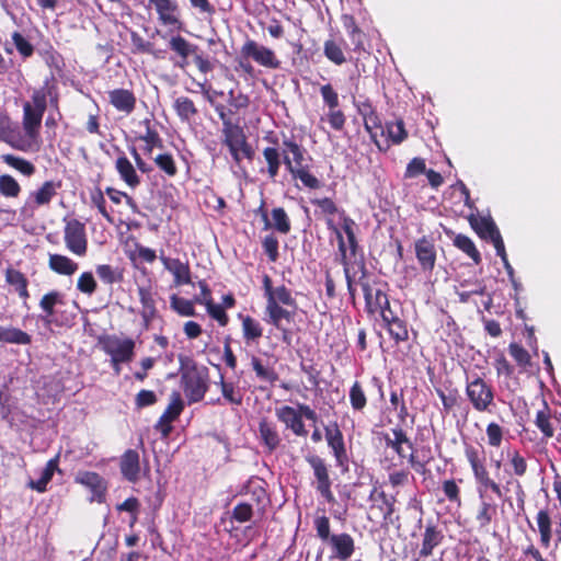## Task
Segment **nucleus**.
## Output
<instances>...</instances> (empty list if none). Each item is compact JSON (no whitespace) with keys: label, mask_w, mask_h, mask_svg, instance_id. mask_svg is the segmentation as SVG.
I'll return each instance as SVG.
<instances>
[{"label":"nucleus","mask_w":561,"mask_h":561,"mask_svg":"<svg viewBox=\"0 0 561 561\" xmlns=\"http://www.w3.org/2000/svg\"><path fill=\"white\" fill-rule=\"evenodd\" d=\"M463 453L471 468L477 484V491L479 497L481 499L476 515V520L478 522L480 528H486L497 514V505L493 502L483 500V496L488 492L493 493L497 497H503L504 490L508 491L510 485H513L515 488L518 504L522 506L524 505L525 491L518 480L508 479L505 485L502 486L491 477L482 450L472 444H465Z\"/></svg>","instance_id":"obj_1"},{"label":"nucleus","mask_w":561,"mask_h":561,"mask_svg":"<svg viewBox=\"0 0 561 561\" xmlns=\"http://www.w3.org/2000/svg\"><path fill=\"white\" fill-rule=\"evenodd\" d=\"M264 139L273 145L265 147L262 151L266 163V173L271 181L276 180L280 165L284 163L293 179L300 180L304 186L310 190L321 187V181L311 174L309 167L305 164L307 150L295 137L283 135L280 147L279 139L276 136H265Z\"/></svg>","instance_id":"obj_2"},{"label":"nucleus","mask_w":561,"mask_h":561,"mask_svg":"<svg viewBox=\"0 0 561 561\" xmlns=\"http://www.w3.org/2000/svg\"><path fill=\"white\" fill-rule=\"evenodd\" d=\"M47 100L50 106L58 110L59 92L56 80L54 77L46 79L39 89H35L31 96V102L23 104L22 126L25 133V140L33 145L37 144L39 138V130L44 113L47 108Z\"/></svg>","instance_id":"obj_3"},{"label":"nucleus","mask_w":561,"mask_h":561,"mask_svg":"<svg viewBox=\"0 0 561 561\" xmlns=\"http://www.w3.org/2000/svg\"><path fill=\"white\" fill-rule=\"evenodd\" d=\"M180 386L188 404L202 401L209 388V370L190 356H179Z\"/></svg>","instance_id":"obj_4"},{"label":"nucleus","mask_w":561,"mask_h":561,"mask_svg":"<svg viewBox=\"0 0 561 561\" xmlns=\"http://www.w3.org/2000/svg\"><path fill=\"white\" fill-rule=\"evenodd\" d=\"M251 60L266 69L275 70L282 66L280 59L272 48L248 38L240 48V55L236 58L234 71L240 72L245 78H255V68Z\"/></svg>","instance_id":"obj_5"},{"label":"nucleus","mask_w":561,"mask_h":561,"mask_svg":"<svg viewBox=\"0 0 561 561\" xmlns=\"http://www.w3.org/2000/svg\"><path fill=\"white\" fill-rule=\"evenodd\" d=\"M297 307V301L291 293L277 295L276 299L265 305V321L280 332L282 341L287 345L291 343L293 332L285 323L294 322Z\"/></svg>","instance_id":"obj_6"},{"label":"nucleus","mask_w":561,"mask_h":561,"mask_svg":"<svg viewBox=\"0 0 561 561\" xmlns=\"http://www.w3.org/2000/svg\"><path fill=\"white\" fill-rule=\"evenodd\" d=\"M168 47L172 53L170 60L174 67L185 70L190 66V58L197 67L198 71L203 75L211 72L214 65L207 56H204L196 44L191 43L188 39L178 34L171 36L168 41Z\"/></svg>","instance_id":"obj_7"},{"label":"nucleus","mask_w":561,"mask_h":561,"mask_svg":"<svg viewBox=\"0 0 561 561\" xmlns=\"http://www.w3.org/2000/svg\"><path fill=\"white\" fill-rule=\"evenodd\" d=\"M101 350L111 357V366L116 374L121 365L130 363L135 356L136 343L131 337H119L116 334H104L98 341Z\"/></svg>","instance_id":"obj_8"},{"label":"nucleus","mask_w":561,"mask_h":561,"mask_svg":"<svg viewBox=\"0 0 561 561\" xmlns=\"http://www.w3.org/2000/svg\"><path fill=\"white\" fill-rule=\"evenodd\" d=\"M275 415L279 422L285 424L296 436L305 437L308 434L302 417L316 423L318 414L308 404L299 403L297 409L290 405L276 408Z\"/></svg>","instance_id":"obj_9"},{"label":"nucleus","mask_w":561,"mask_h":561,"mask_svg":"<svg viewBox=\"0 0 561 561\" xmlns=\"http://www.w3.org/2000/svg\"><path fill=\"white\" fill-rule=\"evenodd\" d=\"M365 298V310L368 314L374 316L389 301V297L381 284L377 280H370L365 264H362V275L358 278Z\"/></svg>","instance_id":"obj_10"},{"label":"nucleus","mask_w":561,"mask_h":561,"mask_svg":"<svg viewBox=\"0 0 561 561\" xmlns=\"http://www.w3.org/2000/svg\"><path fill=\"white\" fill-rule=\"evenodd\" d=\"M466 396L477 412H490L494 405V389L483 378L476 376L467 380Z\"/></svg>","instance_id":"obj_11"},{"label":"nucleus","mask_w":561,"mask_h":561,"mask_svg":"<svg viewBox=\"0 0 561 561\" xmlns=\"http://www.w3.org/2000/svg\"><path fill=\"white\" fill-rule=\"evenodd\" d=\"M305 459L313 471L317 492H319L328 503H334L335 496L332 492V480L325 460L318 455H308Z\"/></svg>","instance_id":"obj_12"},{"label":"nucleus","mask_w":561,"mask_h":561,"mask_svg":"<svg viewBox=\"0 0 561 561\" xmlns=\"http://www.w3.org/2000/svg\"><path fill=\"white\" fill-rule=\"evenodd\" d=\"M64 240L67 249L78 255L84 256L88 251V239L85 226L80 220L72 218L66 221L64 229Z\"/></svg>","instance_id":"obj_13"},{"label":"nucleus","mask_w":561,"mask_h":561,"mask_svg":"<svg viewBox=\"0 0 561 561\" xmlns=\"http://www.w3.org/2000/svg\"><path fill=\"white\" fill-rule=\"evenodd\" d=\"M149 4L154 8L158 21L163 26L171 27L172 31H183L184 22L181 19V10L174 0H148Z\"/></svg>","instance_id":"obj_14"},{"label":"nucleus","mask_w":561,"mask_h":561,"mask_svg":"<svg viewBox=\"0 0 561 561\" xmlns=\"http://www.w3.org/2000/svg\"><path fill=\"white\" fill-rule=\"evenodd\" d=\"M324 437L328 447L331 449L332 456L334 457L335 465L337 467H347L350 459L346 450L344 435L337 422H332L324 426Z\"/></svg>","instance_id":"obj_15"},{"label":"nucleus","mask_w":561,"mask_h":561,"mask_svg":"<svg viewBox=\"0 0 561 561\" xmlns=\"http://www.w3.org/2000/svg\"><path fill=\"white\" fill-rule=\"evenodd\" d=\"M184 408L185 404L181 393L179 391H172L170 394V402L157 421L154 428L163 437H168L173 430L172 423L179 419Z\"/></svg>","instance_id":"obj_16"},{"label":"nucleus","mask_w":561,"mask_h":561,"mask_svg":"<svg viewBox=\"0 0 561 561\" xmlns=\"http://www.w3.org/2000/svg\"><path fill=\"white\" fill-rule=\"evenodd\" d=\"M75 483L89 489L92 493L91 501L104 503L107 492V481L98 472L79 470L75 474Z\"/></svg>","instance_id":"obj_17"},{"label":"nucleus","mask_w":561,"mask_h":561,"mask_svg":"<svg viewBox=\"0 0 561 561\" xmlns=\"http://www.w3.org/2000/svg\"><path fill=\"white\" fill-rule=\"evenodd\" d=\"M414 252L422 272L432 274L437 260V251L434 239L427 236L419 238L414 242Z\"/></svg>","instance_id":"obj_18"},{"label":"nucleus","mask_w":561,"mask_h":561,"mask_svg":"<svg viewBox=\"0 0 561 561\" xmlns=\"http://www.w3.org/2000/svg\"><path fill=\"white\" fill-rule=\"evenodd\" d=\"M0 140L21 151L31 150L30 141L20 136L18 127L4 112H0Z\"/></svg>","instance_id":"obj_19"},{"label":"nucleus","mask_w":561,"mask_h":561,"mask_svg":"<svg viewBox=\"0 0 561 561\" xmlns=\"http://www.w3.org/2000/svg\"><path fill=\"white\" fill-rule=\"evenodd\" d=\"M163 267L173 275L175 286L187 285L192 283L191 268L188 262H182L180 259L165 256L161 251L159 255Z\"/></svg>","instance_id":"obj_20"},{"label":"nucleus","mask_w":561,"mask_h":561,"mask_svg":"<svg viewBox=\"0 0 561 561\" xmlns=\"http://www.w3.org/2000/svg\"><path fill=\"white\" fill-rule=\"evenodd\" d=\"M119 470L125 480L136 483L140 480V457L135 449H127L119 458Z\"/></svg>","instance_id":"obj_21"},{"label":"nucleus","mask_w":561,"mask_h":561,"mask_svg":"<svg viewBox=\"0 0 561 561\" xmlns=\"http://www.w3.org/2000/svg\"><path fill=\"white\" fill-rule=\"evenodd\" d=\"M108 103L121 113L131 114L137 104V98L131 90L118 88L107 92Z\"/></svg>","instance_id":"obj_22"},{"label":"nucleus","mask_w":561,"mask_h":561,"mask_svg":"<svg viewBox=\"0 0 561 561\" xmlns=\"http://www.w3.org/2000/svg\"><path fill=\"white\" fill-rule=\"evenodd\" d=\"M224 140L222 144L228 147L229 152L237 164L241 162V154H239V147L247 138L243 129L238 124H230L222 127Z\"/></svg>","instance_id":"obj_23"},{"label":"nucleus","mask_w":561,"mask_h":561,"mask_svg":"<svg viewBox=\"0 0 561 561\" xmlns=\"http://www.w3.org/2000/svg\"><path fill=\"white\" fill-rule=\"evenodd\" d=\"M138 298L142 306L140 311V316L142 319V324L145 329H149L152 321L156 319L158 314L154 293L150 286H140L138 287Z\"/></svg>","instance_id":"obj_24"},{"label":"nucleus","mask_w":561,"mask_h":561,"mask_svg":"<svg viewBox=\"0 0 561 561\" xmlns=\"http://www.w3.org/2000/svg\"><path fill=\"white\" fill-rule=\"evenodd\" d=\"M115 170L119 179L131 190L138 187L141 183V179L136 171L135 165L125 154L121 152L115 160Z\"/></svg>","instance_id":"obj_25"},{"label":"nucleus","mask_w":561,"mask_h":561,"mask_svg":"<svg viewBox=\"0 0 561 561\" xmlns=\"http://www.w3.org/2000/svg\"><path fill=\"white\" fill-rule=\"evenodd\" d=\"M259 437L261 444L270 454L275 451L282 443L277 425L267 417H263L259 422Z\"/></svg>","instance_id":"obj_26"},{"label":"nucleus","mask_w":561,"mask_h":561,"mask_svg":"<svg viewBox=\"0 0 561 561\" xmlns=\"http://www.w3.org/2000/svg\"><path fill=\"white\" fill-rule=\"evenodd\" d=\"M328 541L331 546L333 557L341 561L348 560L355 551V541L347 533L334 534Z\"/></svg>","instance_id":"obj_27"},{"label":"nucleus","mask_w":561,"mask_h":561,"mask_svg":"<svg viewBox=\"0 0 561 561\" xmlns=\"http://www.w3.org/2000/svg\"><path fill=\"white\" fill-rule=\"evenodd\" d=\"M468 221L474 232L485 241H491L495 236L501 233L491 216L470 214Z\"/></svg>","instance_id":"obj_28"},{"label":"nucleus","mask_w":561,"mask_h":561,"mask_svg":"<svg viewBox=\"0 0 561 561\" xmlns=\"http://www.w3.org/2000/svg\"><path fill=\"white\" fill-rule=\"evenodd\" d=\"M238 318L241 321L242 337L244 343L247 345L259 344L264 331L262 323L249 314L244 316L239 313Z\"/></svg>","instance_id":"obj_29"},{"label":"nucleus","mask_w":561,"mask_h":561,"mask_svg":"<svg viewBox=\"0 0 561 561\" xmlns=\"http://www.w3.org/2000/svg\"><path fill=\"white\" fill-rule=\"evenodd\" d=\"M444 540V534L437 526L433 524L426 525L423 538L422 546L419 550L420 558H427L433 554V551L436 547H438Z\"/></svg>","instance_id":"obj_30"},{"label":"nucleus","mask_w":561,"mask_h":561,"mask_svg":"<svg viewBox=\"0 0 561 561\" xmlns=\"http://www.w3.org/2000/svg\"><path fill=\"white\" fill-rule=\"evenodd\" d=\"M59 465V454H57L54 458L49 459L44 469L42 470L41 477L38 480H30L27 482V486L32 490L37 491L38 493H44L47 491V485L51 481L54 473L61 472L58 467Z\"/></svg>","instance_id":"obj_31"},{"label":"nucleus","mask_w":561,"mask_h":561,"mask_svg":"<svg viewBox=\"0 0 561 561\" xmlns=\"http://www.w3.org/2000/svg\"><path fill=\"white\" fill-rule=\"evenodd\" d=\"M328 230H330L336 238L339 262L343 266V272L346 280L347 288L355 286V280L351 275V262L348 261V254L344 238L341 236L339 230L333 226L332 222H328Z\"/></svg>","instance_id":"obj_32"},{"label":"nucleus","mask_w":561,"mask_h":561,"mask_svg":"<svg viewBox=\"0 0 561 561\" xmlns=\"http://www.w3.org/2000/svg\"><path fill=\"white\" fill-rule=\"evenodd\" d=\"M341 22L351 39L353 50L355 53L365 51L364 41L366 35L357 25L355 18L351 14H343Z\"/></svg>","instance_id":"obj_33"},{"label":"nucleus","mask_w":561,"mask_h":561,"mask_svg":"<svg viewBox=\"0 0 561 561\" xmlns=\"http://www.w3.org/2000/svg\"><path fill=\"white\" fill-rule=\"evenodd\" d=\"M4 277L7 284L12 286L23 302L26 304L30 298L27 277L21 271L13 267H8L5 270Z\"/></svg>","instance_id":"obj_34"},{"label":"nucleus","mask_w":561,"mask_h":561,"mask_svg":"<svg viewBox=\"0 0 561 561\" xmlns=\"http://www.w3.org/2000/svg\"><path fill=\"white\" fill-rule=\"evenodd\" d=\"M61 305H65V297H64V294H61L58 290H50L42 297V299L39 301V307L44 311V313L47 318V321L49 323H51V322H54L56 324L59 323L57 321V319H55V314H56L55 308L57 306H61Z\"/></svg>","instance_id":"obj_35"},{"label":"nucleus","mask_w":561,"mask_h":561,"mask_svg":"<svg viewBox=\"0 0 561 561\" xmlns=\"http://www.w3.org/2000/svg\"><path fill=\"white\" fill-rule=\"evenodd\" d=\"M48 266L49 268L59 275L71 276L73 275L79 265L77 262L71 260L70 257L62 254H49L48 257Z\"/></svg>","instance_id":"obj_36"},{"label":"nucleus","mask_w":561,"mask_h":561,"mask_svg":"<svg viewBox=\"0 0 561 561\" xmlns=\"http://www.w3.org/2000/svg\"><path fill=\"white\" fill-rule=\"evenodd\" d=\"M0 343L30 345L32 343V335L15 327L0 325Z\"/></svg>","instance_id":"obj_37"},{"label":"nucleus","mask_w":561,"mask_h":561,"mask_svg":"<svg viewBox=\"0 0 561 561\" xmlns=\"http://www.w3.org/2000/svg\"><path fill=\"white\" fill-rule=\"evenodd\" d=\"M536 522L540 535V545L543 548H549L552 539V523L549 512L546 510H540L537 513Z\"/></svg>","instance_id":"obj_38"},{"label":"nucleus","mask_w":561,"mask_h":561,"mask_svg":"<svg viewBox=\"0 0 561 561\" xmlns=\"http://www.w3.org/2000/svg\"><path fill=\"white\" fill-rule=\"evenodd\" d=\"M342 42L343 41L337 42L334 38H329L323 43V55L328 60L336 66H341L346 62Z\"/></svg>","instance_id":"obj_39"},{"label":"nucleus","mask_w":561,"mask_h":561,"mask_svg":"<svg viewBox=\"0 0 561 561\" xmlns=\"http://www.w3.org/2000/svg\"><path fill=\"white\" fill-rule=\"evenodd\" d=\"M142 124L146 127V133L145 135L139 136L138 139L145 141V152L150 154L153 148H162L163 141L149 118L144 119Z\"/></svg>","instance_id":"obj_40"},{"label":"nucleus","mask_w":561,"mask_h":561,"mask_svg":"<svg viewBox=\"0 0 561 561\" xmlns=\"http://www.w3.org/2000/svg\"><path fill=\"white\" fill-rule=\"evenodd\" d=\"M385 134H387L389 142L396 146L402 144L409 137L404 122L401 118L394 122H387Z\"/></svg>","instance_id":"obj_41"},{"label":"nucleus","mask_w":561,"mask_h":561,"mask_svg":"<svg viewBox=\"0 0 561 561\" xmlns=\"http://www.w3.org/2000/svg\"><path fill=\"white\" fill-rule=\"evenodd\" d=\"M173 108L182 122H190L198 111L194 102L187 96H179L173 103Z\"/></svg>","instance_id":"obj_42"},{"label":"nucleus","mask_w":561,"mask_h":561,"mask_svg":"<svg viewBox=\"0 0 561 561\" xmlns=\"http://www.w3.org/2000/svg\"><path fill=\"white\" fill-rule=\"evenodd\" d=\"M1 160L5 164L15 169L16 171H19L20 173H22L25 176H31L36 171L35 165L32 162H30L28 160H26L24 158H21V157L11 154V153L2 154Z\"/></svg>","instance_id":"obj_43"},{"label":"nucleus","mask_w":561,"mask_h":561,"mask_svg":"<svg viewBox=\"0 0 561 561\" xmlns=\"http://www.w3.org/2000/svg\"><path fill=\"white\" fill-rule=\"evenodd\" d=\"M385 328L396 344L407 342L409 340L408 322L403 317L386 323Z\"/></svg>","instance_id":"obj_44"},{"label":"nucleus","mask_w":561,"mask_h":561,"mask_svg":"<svg viewBox=\"0 0 561 561\" xmlns=\"http://www.w3.org/2000/svg\"><path fill=\"white\" fill-rule=\"evenodd\" d=\"M60 186V183L55 184L53 181H46L42 186L35 191L32 196L34 197V204L36 207L48 205L53 197L57 194L56 190Z\"/></svg>","instance_id":"obj_45"},{"label":"nucleus","mask_w":561,"mask_h":561,"mask_svg":"<svg viewBox=\"0 0 561 561\" xmlns=\"http://www.w3.org/2000/svg\"><path fill=\"white\" fill-rule=\"evenodd\" d=\"M454 245L466 253L476 264L481 263V255L478 249L476 248L473 241L466 234H456L453 240Z\"/></svg>","instance_id":"obj_46"},{"label":"nucleus","mask_w":561,"mask_h":561,"mask_svg":"<svg viewBox=\"0 0 561 561\" xmlns=\"http://www.w3.org/2000/svg\"><path fill=\"white\" fill-rule=\"evenodd\" d=\"M348 398L352 409L355 412H363L367 405V396L359 381H354L348 391Z\"/></svg>","instance_id":"obj_47"},{"label":"nucleus","mask_w":561,"mask_h":561,"mask_svg":"<svg viewBox=\"0 0 561 561\" xmlns=\"http://www.w3.org/2000/svg\"><path fill=\"white\" fill-rule=\"evenodd\" d=\"M194 298L192 300L179 297L176 294L171 295L170 297V307L173 311H175L179 316L182 317H195L196 310L194 307Z\"/></svg>","instance_id":"obj_48"},{"label":"nucleus","mask_w":561,"mask_h":561,"mask_svg":"<svg viewBox=\"0 0 561 561\" xmlns=\"http://www.w3.org/2000/svg\"><path fill=\"white\" fill-rule=\"evenodd\" d=\"M339 218H340V226L335 224L333 218H325V225L328 226V222H332L333 226L339 230V232L341 233V236L343 238L344 237L347 238L350 236H356L357 225H356L355 220L353 218H351L344 209H342L339 213Z\"/></svg>","instance_id":"obj_49"},{"label":"nucleus","mask_w":561,"mask_h":561,"mask_svg":"<svg viewBox=\"0 0 561 561\" xmlns=\"http://www.w3.org/2000/svg\"><path fill=\"white\" fill-rule=\"evenodd\" d=\"M272 221L271 228H274L282 234H287L291 230L290 219L283 207H276L272 209Z\"/></svg>","instance_id":"obj_50"},{"label":"nucleus","mask_w":561,"mask_h":561,"mask_svg":"<svg viewBox=\"0 0 561 561\" xmlns=\"http://www.w3.org/2000/svg\"><path fill=\"white\" fill-rule=\"evenodd\" d=\"M220 389L224 399L233 405H241L243 402V393L241 389L237 386H234L233 382L225 381L224 377L220 378Z\"/></svg>","instance_id":"obj_51"},{"label":"nucleus","mask_w":561,"mask_h":561,"mask_svg":"<svg viewBox=\"0 0 561 561\" xmlns=\"http://www.w3.org/2000/svg\"><path fill=\"white\" fill-rule=\"evenodd\" d=\"M251 366L260 380H264L270 383H274L278 380V374L273 368L265 366L262 359L255 355L251 357Z\"/></svg>","instance_id":"obj_52"},{"label":"nucleus","mask_w":561,"mask_h":561,"mask_svg":"<svg viewBox=\"0 0 561 561\" xmlns=\"http://www.w3.org/2000/svg\"><path fill=\"white\" fill-rule=\"evenodd\" d=\"M22 188L19 182L10 174L0 175V194L7 198H15Z\"/></svg>","instance_id":"obj_53"},{"label":"nucleus","mask_w":561,"mask_h":561,"mask_svg":"<svg viewBox=\"0 0 561 561\" xmlns=\"http://www.w3.org/2000/svg\"><path fill=\"white\" fill-rule=\"evenodd\" d=\"M535 424L546 438H551L554 435V427L551 422L550 410L548 407H545L543 410L537 412Z\"/></svg>","instance_id":"obj_54"},{"label":"nucleus","mask_w":561,"mask_h":561,"mask_svg":"<svg viewBox=\"0 0 561 561\" xmlns=\"http://www.w3.org/2000/svg\"><path fill=\"white\" fill-rule=\"evenodd\" d=\"M130 41L133 45L134 54H149L159 58L160 55L153 49V44L149 41H146L142 36H140L137 32H130Z\"/></svg>","instance_id":"obj_55"},{"label":"nucleus","mask_w":561,"mask_h":561,"mask_svg":"<svg viewBox=\"0 0 561 561\" xmlns=\"http://www.w3.org/2000/svg\"><path fill=\"white\" fill-rule=\"evenodd\" d=\"M105 191L103 192L100 186H95L90 191V201L91 205L98 209V211L104 217L108 222H112V216L107 211L106 201L104 197Z\"/></svg>","instance_id":"obj_56"},{"label":"nucleus","mask_w":561,"mask_h":561,"mask_svg":"<svg viewBox=\"0 0 561 561\" xmlns=\"http://www.w3.org/2000/svg\"><path fill=\"white\" fill-rule=\"evenodd\" d=\"M436 394L442 400L443 409L446 413H449L460 402V394L458 389L450 388L447 392L440 388L435 389Z\"/></svg>","instance_id":"obj_57"},{"label":"nucleus","mask_w":561,"mask_h":561,"mask_svg":"<svg viewBox=\"0 0 561 561\" xmlns=\"http://www.w3.org/2000/svg\"><path fill=\"white\" fill-rule=\"evenodd\" d=\"M12 42L23 59H27L34 55V46L20 32L15 31L11 35Z\"/></svg>","instance_id":"obj_58"},{"label":"nucleus","mask_w":561,"mask_h":561,"mask_svg":"<svg viewBox=\"0 0 561 561\" xmlns=\"http://www.w3.org/2000/svg\"><path fill=\"white\" fill-rule=\"evenodd\" d=\"M153 161L169 178H173L178 174V167L171 153H160Z\"/></svg>","instance_id":"obj_59"},{"label":"nucleus","mask_w":561,"mask_h":561,"mask_svg":"<svg viewBox=\"0 0 561 561\" xmlns=\"http://www.w3.org/2000/svg\"><path fill=\"white\" fill-rule=\"evenodd\" d=\"M364 121V127L366 131L370 135V138L377 142L376 138L378 135V131H380L381 135L385 134V129L382 127L381 118L378 114V112H374L373 114L366 116L363 118Z\"/></svg>","instance_id":"obj_60"},{"label":"nucleus","mask_w":561,"mask_h":561,"mask_svg":"<svg viewBox=\"0 0 561 561\" xmlns=\"http://www.w3.org/2000/svg\"><path fill=\"white\" fill-rule=\"evenodd\" d=\"M263 289L266 302L276 299L277 295L282 296L291 293V290L287 288L285 285L274 287L272 278L267 274L263 276Z\"/></svg>","instance_id":"obj_61"},{"label":"nucleus","mask_w":561,"mask_h":561,"mask_svg":"<svg viewBox=\"0 0 561 561\" xmlns=\"http://www.w3.org/2000/svg\"><path fill=\"white\" fill-rule=\"evenodd\" d=\"M442 491L445 497L450 502L455 503L458 506L461 505V491L456 480L448 479L442 482Z\"/></svg>","instance_id":"obj_62"},{"label":"nucleus","mask_w":561,"mask_h":561,"mask_svg":"<svg viewBox=\"0 0 561 561\" xmlns=\"http://www.w3.org/2000/svg\"><path fill=\"white\" fill-rule=\"evenodd\" d=\"M510 355L514 358L516 364L522 368H527L531 364V357L527 350L522 345L513 342L508 345Z\"/></svg>","instance_id":"obj_63"},{"label":"nucleus","mask_w":561,"mask_h":561,"mask_svg":"<svg viewBox=\"0 0 561 561\" xmlns=\"http://www.w3.org/2000/svg\"><path fill=\"white\" fill-rule=\"evenodd\" d=\"M485 434L488 438V445L493 448H499L504 438V430L501 425L495 422H490L486 425Z\"/></svg>","instance_id":"obj_64"}]
</instances>
